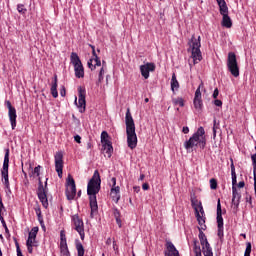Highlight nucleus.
I'll return each instance as SVG.
<instances>
[{"instance_id":"obj_1","label":"nucleus","mask_w":256,"mask_h":256,"mask_svg":"<svg viewBox=\"0 0 256 256\" xmlns=\"http://www.w3.org/2000/svg\"><path fill=\"white\" fill-rule=\"evenodd\" d=\"M101 191V175L99 170H95L92 178L88 182L87 195H89L90 202V217L93 219V214L99 211V205L97 204V193Z\"/></svg>"},{"instance_id":"obj_2","label":"nucleus","mask_w":256,"mask_h":256,"mask_svg":"<svg viewBox=\"0 0 256 256\" xmlns=\"http://www.w3.org/2000/svg\"><path fill=\"white\" fill-rule=\"evenodd\" d=\"M127 145L129 149L137 147V133L135 132V121L131 115V109H127L125 116Z\"/></svg>"},{"instance_id":"obj_3","label":"nucleus","mask_w":256,"mask_h":256,"mask_svg":"<svg viewBox=\"0 0 256 256\" xmlns=\"http://www.w3.org/2000/svg\"><path fill=\"white\" fill-rule=\"evenodd\" d=\"M207 145V138L205 137V128L200 126L197 131L189 138L188 141L184 143V148L186 151H191L193 147H199L200 149H205Z\"/></svg>"},{"instance_id":"obj_4","label":"nucleus","mask_w":256,"mask_h":256,"mask_svg":"<svg viewBox=\"0 0 256 256\" xmlns=\"http://www.w3.org/2000/svg\"><path fill=\"white\" fill-rule=\"evenodd\" d=\"M70 63L73 64L75 77L77 79H83L85 77V68L81 62V58L76 52H72L70 55Z\"/></svg>"},{"instance_id":"obj_5","label":"nucleus","mask_w":256,"mask_h":256,"mask_svg":"<svg viewBox=\"0 0 256 256\" xmlns=\"http://www.w3.org/2000/svg\"><path fill=\"white\" fill-rule=\"evenodd\" d=\"M191 51H192V59L194 61V65H197L203 59V56L201 55V36L198 37V39L195 38V35L191 38Z\"/></svg>"},{"instance_id":"obj_6","label":"nucleus","mask_w":256,"mask_h":256,"mask_svg":"<svg viewBox=\"0 0 256 256\" xmlns=\"http://www.w3.org/2000/svg\"><path fill=\"white\" fill-rule=\"evenodd\" d=\"M66 199L68 201H73L77 196V185L75 184V179L71 174L68 175L66 180V190H65Z\"/></svg>"},{"instance_id":"obj_7","label":"nucleus","mask_w":256,"mask_h":256,"mask_svg":"<svg viewBox=\"0 0 256 256\" xmlns=\"http://www.w3.org/2000/svg\"><path fill=\"white\" fill-rule=\"evenodd\" d=\"M227 67L233 77H239V64L237 63V55L234 52L228 53Z\"/></svg>"},{"instance_id":"obj_8","label":"nucleus","mask_w":256,"mask_h":256,"mask_svg":"<svg viewBox=\"0 0 256 256\" xmlns=\"http://www.w3.org/2000/svg\"><path fill=\"white\" fill-rule=\"evenodd\" d=\"M37 195H38V198L40 199V202L43 205V208L47 209V207H49V200L47 199V182H45V187H44L43 182L41 181V178H39Z\"/></svg>"},{"instance_id":"obj_9","label":"nucleus","mask_w":256,"mask_h":256,"mask_svg":"<svg viewBox=\"0 0 256 256\" xmlns=\"http://www.w3.org/2000/svg\"><path fill=\"white\" fill-rule=\"evenodd\" d=\"M200 244L202 246V253L204 256H213V249L211 248V245L209 244V241H207V236L203 232V230H199Z\"/></svg>"},{"instance_id":"obj_10","label":"nucleus","mask_w":256,"mask_h":256,"mask_svg":"<svg viewBox=\"0 0 256 256\" xmlns=\"http://www.w3.org/2000/svg\"><path fill=\"white\" fill-rule=\"evenodd\" d=\"M87 95V90L83 86L78 87V104L77 107L80 109V113H85V109L87 107V101L85 97Z\"/></svg>"},{"instance_id":"obj_11","label":"nucleus","mask_w":256,"mask_h":256,"mask_svg":"<svg viewBox=\"0 0 256 256\" xmlns=\"http://www.w3.org/2000/svg\"><path fill=\"white\" fill-rule=\"evenodd\" d=\"M5 106L8 109V117L11 123V127L13 130H15V127H17V109L13 107V105L11 104V101L9 100L5 101Z\"/></svg>"},{"instance_id":"obj_12","label":"nucleus","mask_w":256,"mask_h":256,"mask_svg":"<svg viewBox=\"0 0 256 256\" xmlns=\"http://www.w3.org/2000/svg\"><path fill=\"white\" fill-rule=\"evenodd\" d=\"M72 221L74 223L75 231L79 233L80 238L85 239V225L83 223V219L79 218V214H75L72 216Z\"/></svg>"},{"instance_id":"obj_13","label":"nucleus","mask_w":256,"mask_h":256,"mask_svg":"<svg viewBox=\"0 0 256 256\" xmlns=\"http://www.w3.org/2000/svg\"><path fill=\"white\" fill-rule=\"evenodd\" d=\"M217 225H218V237L223 239V210L221 209V200L217 202Z\"/></svg>"},{"instance_id":"obj_14","label":"nucleus","mask_w":256,"mask_h":256,"mask_svg":"<svg viewBox=\"0 0 256 256\" xmlns=\"http://www.w3.org/2000/svg\"><path fill=\"white\" fill-rule=\"evenodd\" d=\"M55 169L58 173V177H63V152H56L55 156Z\"/></svg>"},{"instance_id":"obj_15","label":"nucleus","mask_w":256,"mask_h":256,"mask_svg":"<svg viewBox=\"0 0 256 256\" xmlns=\"http://www.w3.org/2000/svg\"><path fill=\"white\" fill-rule=\"evenodd\" d=\"M60 256H71L69 247L67 246V237L63 231L60 232Z\"/></svg>"},{"instance_id":"obj_16","label":"nucleus","mask_w":256,"mask_h":256,"mask_svg":"<svg viewBox=\"0 0 256 256\" xmlns=\"http://www.w3.org/2000/svg\"><path fill=\"white\" fill-rule=\"evenodd\" d=\"M155 69V63L147 62L146 64L140 66V73L144 79H147L149 77V73H153Z\"/></svg>"},{"instance_id":"obj_17","label":"nucleus","mask_w":256,"mask_h":256,"mask_svg":"<svg viewBox=\"0 0 256 256\" xmlns=\"http://www.w3.org/2000/svg\"><path fill=\"white\" fill-rule=\"evenodd\" d=\"M239 203H241V192L234 186L232 187V207L234 211H238Z\"/></svg>"},{"instance_id":"obj_18","label":"nucleus","mask_w":256,"mask_h":256,"mask_svg":"<svg viewBox=\"0 0 256 256\" xmlns=\"http://www.w3.org/2000/svg\"><path fill=\"white\" fill-rule=\"evenodd\" d=\"M195 210V217L197 219L198 222V230L199 231H207V225H205V216H201V214L199 213V208H194Z\"/></svg>"},{"instance_id":"obj_19","label":"nucleus","mask_w":256,"mask_h":256,"mask_svg":"<svg viewBox=\"0 0 256 256\" xmlns=\"http://www.w3.org/2000/svg\"><path fill=\"white\" fill-rule=\"evenodd\" d=\"M166 249H167V252H165V256H180L179 250L175 247L173 242L171 241L166 242Z\"/></svg>"},{"instance_id":"obj_20","label":"nucleus","mask_w":256,"mask_h":256,"mask_svg":"<svg viewBox=\"0 0 256 256\" xmlns=\"http://www.w3.org/2000/svg\"><path fill=\"white\" fill-rule=\"evenodd\" d=\"M57 87H58V79H57V75L55 74L51 84V88H50V93L52 97H54V99H57L59 97V92L57 91Z\"/></svg>"},{"instance_id":"obj_21","label":"nucleus","mask_w":256,"mask_h":256,"mask_svg":"<svg viewBox=\"0 0 256 256\" xmlns=\"http://www.w3.org/2000/svg\"><path fill=\"white\" fill-rule=\"evenodd\" d=\"M9 153H10V150L9 148H7L5 150L4 162H3L1 173H5V172L9 173Z\"/></svg>"},{"instance_id":"obj_22","label":"nucleus","mask_w":256,"mask_h":256,"mask_svg":"<svg viewBox=\"0 0 256 256\" xmlns=\"http://www.w3.org/2000/svg\"><path fill=\"white\" fill-rule=\"evenodd\" d=\"M219 9H220V14L222 16L229 15V7H227V2L225 0H221L220 2H217Z\"/></svg>"},{"instance_id":"obj_23","label":"nucleus","mask_w":256,"mask_h":256,"mask_svg":"<svg viewBox=\"0 0 256 256\" xmlns=\"http://www.w3.org/2000/svg\"><path fill=\"white\" fill-rule=\"evenodd\" d=\"M103 151L106 153L108 158H111L113 155V144L111 142H106L102 144Z\"/></svg>"},{"instance_id":"obj_24","label":"nucleus","mask_w":256,"mask_h":256,"mask_svg":"<svg viewBox=\"0 0 256 256\" xmlns=\"http://www.w3.org/2000/svg\"><path fill=\"white\" fill-rule=\"evenodd\" d=\"M222 17L223 27H226V29H231V27H233V22L231 21V17H229V14H226Z\"/></svg>"},{"instance_id":"obj_25","label":"nucleus","mask_w":256,"mask_h":256,"mask_svg":"<svg viewBox=\"0 0 256 256\" xmlns=\"http://www.w3.org/2000/svg\"><path fill=\"white\" fill-rule=\"evenodd\" d=\"M231 161V175H232V187H237V173L235 172V164L233 163V159Z\"/></svg>"},{"instance_id":"obj_26","label":"nucleus","mask_w":256,"mask_h":256,"mask_svg":"<svg viewBox=\"0 0 256 256\" xmlns=\"http://www.w3.org/2000/svg\"><path fill=\"white\" fill-rule=\"evenodd\" d=\"M178 89H179V81L177 80V76L175 75V73H173L172 79H171V91L175 93V91H177Z\"/></svg>"},{"instance_id":"obj_27","label":"nucleus","mask_w":256,"mask_h":256,"mask_svg":"<svg viewBox=\"0 0 256 256\" xmlns=\"http://www.w3.org/2000/svg\"><path fill=\"white\" fill-rule=\"evenodd\" d=\"M34 211L38 217V221L40 223V225H42L43 227V215L41 214V206L40 205H37L35 208H34Z\"/></svg>"},{"instance_id":"obj_28","label":"nucleus","mask_w":256,"mask_h":256,"mask_svg":"<svg viewBox=\"0 0 256 256\" xmlns=\"http://www.w3.org/2000/svg\"><path fill=\"white\" fill-rule=\"evenodd\" d=\"M193 251L195 253V256H202L201 255V246H199V241L194 240L193 241Z\"/></svg>"},{"instance_id":"obj_29","label":"nucleus","mask_w":256,"mask_h":256,"mask_svg":"<svg viewBox=\"0 0 256 256\" xmlns=\"http://www.w3.org/2000/svg\"><path fill=\"white\" fill-rule=\"evenodd\" d=\"M76 250L78 256H85V248L83 247V244L79 241L76 242Z\"/></svg>"},{"instance_id":"obj_30","label":"nucleus","mask_w":256,"mask_h":256,"mask_svg":"<svg viewBox=\"0 0 256 256\" xmlns=\"http://www.w3.org/2000/svg\"><path fill=\"white\" fill-rule=\"evenodd\" d=\"M1 177L6 189H9V172H1Z\"/></svg>"},{"instance_id":"obj_31","label":"nucleus","mask_w":256,"mask_h":256,"mask_svg":"<svg viewBox=\"0 0 256 256\" xmlns=\"http://www.w3.org/2000/svg\"><path fill=\"white\" fill-rule=\"evenodd\" d=\"M38 233H39V227H33L28 234V239H37Z\"/></svg>"},{"instance_id":"obj_32","label":"nucleus","mask_w":256,"mask_h":256,"mask_svg":"<svg viewBox=\"0 0 256 256\" xmlns=\"http://www.w3.org/2000/svg\"><path fill=\"white\" fill-rule=\"evenodd\" d=\"M217 129H220V122L217 121V118L213 120V139L217 137Z\"/></svg>"},{"instance_id":"obj_33","label":"nucleus","mask_w":256,"mask_h":256,"mask_svg":"<svg viewBox=\"0 0 256 256\" xmlns=\"http://www.w3.org/2000/svg\"><path fill=\"white\" fill-rule=\"evenodd\" d=\"M194 107L197 111H201L203 109V100L194 98Z\"/></svg>"},{"instance_id":"obj_34","label":"nucleus","mask_w":256,"mask_h":256,"mask_svg":"<svg viewBox=\"0 0 256 256\" xmlns=\"http://www.w3.org/2000/svg\"><path fill=\"white\" fill-rule=\"evenodd\" d=\"M172 103H173L174 105H179V107H185V100H183V98H181V97H178V98H176V99H173V100H172Z\"/></svg>"},{"instance_id":"obj_35","label":"nucleus","mask_w":256,"mask_h":256,"mask_svg":"<svg viewBox=\"0 0 256 256\" xmlns=\"http://www.w3.org/2000/svg\"><path fill=\"white\" fill-rule=\"evenodd\" d=\"M109 133H107V131H103L101 133V143L104 144V143H109Z\"/></svg>"},{"instance_id":"obj_36","label":"nucleus","mask_w":256,"mask_h":256,"mask_svg":"<svg viewBox=\"0 0 256 256\" xmlns=\"http://www.w3.org/2000/svg\"><path fill=\"white\" fill-rule=\"evenodd\" d=\"M110 196L112 198V201H114L115 203H119V199H121V194H117V192H112V190H110Z\"/></svg>"},{"instance_id":"obj_37","label":"nucleus","mask_w":256,"mask_h":256,"mask_svg":"<svg viewBox=\"0 0 256 256\" xmlns=\"http://www.w3.org/2000/svg\"><path fill=\"white\" fill-rule=\"evenodd\" d=\"M17 11L18 13H21V15H25V13H27V8H25V5L23 4H18Z\"/></svg>"},{"instance_id":"obj_38","label":"nucleus","mask_w":256,"mask_h":256,"mask_svg":"<svg viewBox=\"0 0 256 256\" xmlns=\"http://www.w3.org/2000/svg\"><path fill=\"white\" fill-rule=\"evenodd\" d=\"M244 256H251V242L246 243V249L244 252Z\"/></svg>"},{"instance_id":"obj_39","label":"nucleus","mask_w":256,"mask_h":256,"mask_svg":"<svg viewBox=\"0 0 256 256\" xmlns=\"http://www.w3.org/2000/svg\"><path fill=\"white\" fill-rule=\"evenodd\" d=\"M26 245H32L34 247H37V239L28 238L27 241H26Z\"/></svg>"},{"instance_id":"obj_40","label":"nucleus","mask_w":256,"mask_h":256,"mask_svg":"<svg viewBox=\"0 0 256 256\" xmlns=\"http://www.w3.org/2000/svg\"><path fill=\"white\" fill-rule=\"evenodd\" d=\"M14 241H15V245H16L17 256H23V252H21V247L19 246V242L15 238H14Z\"/></svg>"},{"instance_id":"obj_41","label":"nucleus","mask_w":256,"mask_h":256,"mask_svg":"<svg viewBox=\"0 0 256 256\" xmlns=\"http://www.w3.org/2000/svg\"><path fill=\"white\" fill-rule=\"evenodd\" d=\"M195 209H198L200 217H205V210L203 209V205L201 203L196 206Z\"/></svg>"},{"instance_id":"obj_42","label":"nucleus","mask_w":256,"mask_h":256,"mask_svg":"<svg viewBox=\"0 0 256 256\" xmlns=\"http://www.w3.org/2000/svg\"><path fill=\"white\" fill-rule=\"evenodd\" d=\"M210 189L212 190L217 189V179L215 178L210 179Z\"/></svg>"},{"instance_id":"obj_43","label":"nucleus","mask_w":256,"mask_h":256,"mask_svg":"<svg viewBox=\"0 0 256 256\" xmlns=\"http://www.w3.org/2000/svg\"><path fill=\"white\" fill-rule=\"evenodd\" d=\"M103 75H105V69L102 67L98 75V83H101V81H103Z\"/></svg>"},{"instance_id":"obj_44","label":"nucleus","mask_w":256,"mask_h":256,"mask_svg":"<svg viewBox=\"0 0 256 256\" xmlns=\"http://www.w3.org/2000/svg\"><path fill=\"white\" fill-rule=\"evenodd\" d=\"M92 59L95 62L94 63L95 69H97V67H101V59H99V57L92 58Z\"/></svg>"},{"instance_id":"obj_45","label":"nucleus","mask_w":256,"mask_h":256,"mask_svg":"<svg viewBox=\"0 0 256 256\" xmlns=\"http://www.w3.org/2000/svg\"><path fill=\"white\" fill-rule=\"evenodd\" d=\"M194 99H201V86L196 89Z\"/></svg>"},{"instance_id":"obj_46","label":"nucleus","mask_w":256,"mask_h":256,"mask_svg":"<svg viewBox=\"0 0 256 256\" xmlns=\"http://www.w3.org/2000/svg\"><path fill=\"white\" fill-rule=\"evenodd\" d=\"M93 58H91L90 60H88V63H87V65H88V67H89V69H91V71H95V64H93Z\"/></svg>"},{"instance_id":"obj_47","label":"nucleus","mask_w":256,"mask_h":256,"mask_svg":"<svg viewBox=\"0 0 256 256\" xmlns=\"http://www.w3.org/2000/svg\"><path fill=\"white\" fill-rule=\"evenodd\" d=\"M34 175H36V177H39V175H41V166H36L34 168V171H33Z\"/></svg>"},{"instance_id":"obj_48","label":"nucleus","mask_w":256,"mask_h":256,"mask_svg":"<svg viewBox=\"0 0 256 256\" xmlns=\"http://www.w3.org/2000/svg\"><path fill=\"white\" fill-rule=\"evenodd\" d=\"M112 193H117L118 195H121V188L119 186H114L111 188Z\"/></svg>"},{"instance_id":"obj_49","label":"nucleus","mask_w":256,"mask_h":256,"mask_svg":"<svg viewBox=\"0 0 256 256\" xmlns=\"http://www.w3.org/2000/svg\"><path fill=\"white\" fill-rule=\"evenodd\" d=\"M60 95L61 97H65V95H67V90L65 89V86H61Z\"/></svg>"},{"instance_id":"obj_50","label":"nucleus","mask_w":256,"mask_h":256,"mask_svg":"<svg viewBox=\"0 0 256 256\" xmlns=\"http://www.w3.org/2000/svg\"><path fill=\"white\" fill-rule=\"evenodd\" d=\"M214 105H216V107H223V101L221 100H214Z\"/></svg>"},{"instance_id":"obj_51","label":"nucleus","mask_w":256,"mask_h":256,"mask_svg":"<svg viewBox=\"0 0 256 256\" xmlns=\"http://www.w3.org/2000/svg\"><path fill=\"white\" fill-rule=\"evenodd\" d=\"M212 97L213 99H217V97H219V88H215Z\"/></svg>"},{"instance_id":"obj_52","label":"nucleus","mask_w":256,"mask_h":256,"mask_svg":"<svg viewBox=\"0 0 256 256\" xmlns=\"http://www.w3.org/2000/svg\"><path fill=\"white\" fill-rule=\"evenodd\" d=\"M90 47L92 49V55H93L94 59H97V57H99V56H97V52L95 51V46L90 45Z\"/></svg>"},{"instance_id":"obj_53","label":"nucleus","mask_w":256,"mask_h":256,"mask_svg":"<svg viewBox=\"0 0 256 256\" xmlns=\"http://www.w3.org/2000/svg\"><path fill=\"white\" fill-rule=\"evenodd\" d=\"M0 221L3 225V227H7V223L5 222V218H3V214L0 213Z\"/></svg>"},{"instance_id":"obj_54","label":"nucleus","mask_w":256,"mask_h":256,"mask_svg":"<svg viewBox=\"0 0 256 256\" xmlns=\"http://www.w3.org/2000/svg\"><path fill=\"white\" fill-rule=\"evenodd\" d=\"M3 209H5V205H3V198L1 197V194H0V213L1 211H3Z\"/></svg>"},{"instance_id":"obj_55","label":"nucleus","mask_w":256,"mask_h":256,"mask_svg":"<svg viewBox=\"0 0 256 256\" xmlns=\"http://www.w3.org/2000/svg\"><path fill=\"white\" fill-rule=\"evenodd\" d=\"M110 181L112 183V187H116V185H117V178L112 177Z\"/></svg>"},{"instance_id":"obj_56","label":"nucleus","mask_w":256,"mask_h":256,"mask_svg":"<svg viewBox=\"0 0 256 256\" xmlns=\"http://www.w3.org/2000/svg\"><path fill=\"white\" fill-rule=\"evenodd\" d=\"M142 189H143L144 191H149V184H148V183H144V184L142 185Z\"/></svg>"},{"instance_id":"obj_57","label":"nucleus","mask_w":256,"mask_h":256,"mask_svg":"<svg viewBox=\"0 0 256 256\" xmlns=\"http://www.w3.org/2000/svg\"><path fill=\"white\" fill-rule=\"evenodd\" d=\"M27 246V249H28V253H33V247H35V246H33V245H26Z\"/></svg>"},{"instance_id":"obj_58","label":"nucleus","mask_w":256,"mask_h":256,"mask_svg":"<svg viewBox=\"0 0 256 256\" xmlns=\"http://www.w3.org/2000/svg\"><path fill=\"white\" fill-rule=\"evenodd\" d=\"M74 140L76 141V143H81V136L79 135L74 136Z\"/></svg>"},{"instance_id":"obj_59","label":"nucleus","mask_w":256,"mask_h":256,"mask_svg":"<svg viewBox=\"0 0 256 256\" xmlns=\"http://www.w3.org/2000/svg\"><path fill=\"white\" fill-rule=\"evenodd\" d=\"M182 132L187 135V133H189V127L187 126H184L183 129H182Z\"/></svg>"},{"instance_id":"obj_60","label":"nucleus","mask_w":256,"mask_h":256,"mask_svg":"<svg viewBox=\"0 0 256 256\" xmlns=\"http://www.w3.org/2000/svg\"><path fill=\"white\" fill-rule=\"evenodd\" d=\"M238 187H239V189H243V187H245V182L244 181H240L238 183Z\"/></svg>"},{"instance_id":"obj_61","label":"nucleus","mask_w":256,"mask_h":256,"mask_svg":"<svg viewBox=\"0 0 256 256\" xmlns=\"http://www.w3.org/2000/svg\"><path fill=\"white\" fill-rule=\"evenodd\" d=\"M246 201H247V203H249L250 205H253V201H252L251 196L246 197Z\"/></svg>"},{"instance_id":"obj_62","label":"nucleus","mask_w":256,"mask_h":256,"mask_svg":"<svg viewBox=\"0 0 256 256\" xmlns=\"http://www.w3.org/2000/svg\"><path fill=\"white\" fill-rule=\"evenodd\" d=\"M111 243H112L111 238H107V240H106V245H111Z\"/></svg>"},{"instance_id":"obj_63","label":"nucleus","mask_w":256,"mask_h":256,"mask_svg":"<svg viewBox=\"0 0 256 256\" xmlns=\"http://www.w3.org/2000/svg\"><path fill=\"white\" fill-rule=\"evenodd\" d=\"M254 181H256V168L253 169Z\"/></svg>"},{"instance_id":"obj_64","label":"nucleus","mask_w":256,"mask_h":256,"mask_svg":"<svg viewBox=\"0 0 256 256\" xmlns=\"http://www.w3.org/2000/svg\"><path fill=\"white\" fill-rule=\"evenodd\" d=\"M252 166H253V169H256V162L255 161H252Z\"/></svg>"}]
</instances>
